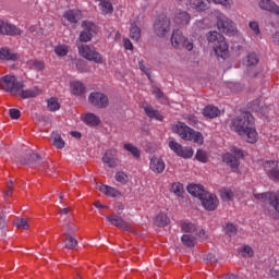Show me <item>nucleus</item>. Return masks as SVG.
<instances>
[{
  "label": "nucleus",
  "mask_w": 279,
  "mask_h": 279,
  "mask_svg": "<svg viewBox=\"0 0 279 279\" xmlns=\"http://www.w3.org/2000/svg\"><path fill=\"white\" fill-rule=\"evenodd\" d=\"M116 180L117 182H120V184H128V174H125L124 172H118L116 174Z\"/></svg>",
  "instance_id": "obj_55"
},
{
  "label": "nucleus",
  "mask_w": 279,
  "mask_h": 279,
  "mask_svg": "<svg viewBox=\"0 0 279 279\" xmlns=\"http://www.w3.org/2000/svg\"><path fill=\"white\" fill-rule=\"evenodd\" d=\"M168 146L180 158H193L194 153L192 147H184L175 141H170Z\"/></svg>",
  "instance_id": "obj_11"
},
{
  "label": "nucleus",
  "mask_w": 279,
  "mask_h": 279,
  "mask_svg": "<svg viewBox=\"0 0 279 279\" xmlns=\"http://www.w3.org/2000/svg\"><path fill=\"white\" fill-rule=\"evenodd\" d=\"M106 219L111 223V226H116V228H120V230H130V226L121 216L117 215H111V216H106Z\"/></svg>",
  "instance_id": "obj_19"
},
{
  "label": "nucleus",
  "mask_w": 279,
  "mask_h": 279,
  "mask_svg": "<svg viewBox=\"0 0 279 279\" xmlns=\"http://www.w3.org/2000/svg\"><path fill=\"white\" fill-rule=\"evenodd\" d=\"M174 134H178L182 141H193L196 145H204V135L199 131L193 130L184 122H178L173 126Z\"/></svg>",
  "instance_id": "obj_1"
},
{
  "label": "nucleus",
  "mask_w": 279,
  "mask_h": 279,
  "mask_svg": "<svg viewBox=\"0 0 279 279\" xmlns=\"http://www.w3.org/2000/svg\"><path fill=\"white\" fill-rule=\"evenodd\" d=\"M255 199L262 202L263 204H269L274 210L279 215V193L276 192H266L254 194Z\"/></svg>",
  "instance_id": "obj_7"
},
{
  "label": "nucleus",
  "mask_w": 279,
  "mask_h": 279,
  "mask_svg": "<svg viewBox=\"0 0 279 279\" xmlns=\"http://www.w3.org/2000/svg\"><path fill=\"white\" fill-rule=\"evenodd\" d=\"M27 158H21L20 163L21 165H28L32 169H36V167H40L43 162H45V159L41 158L40 155L29 150L26 154Z\"/></svg>",
  "instance_id": "obj_12"
},
{
  "label": "nucleus",
  "mask_w": 279,
  "mask_h": 279,
  "mask_svg": "<svg viewBox=\"0 0 279 279\" xmlns=\"http://www.w3.org/2000/svg\"><path fill=\"white\" fill-rule=\"evenodd\" d=\"M203 114L204 117H207V119H217V117L221 114V110L213 105H209L203 109Z\"/></svg>",
  "instance_id": "obj_29"
},
{
  "label": "nucleus",
  "mask_w": 279,
  "mask_h": 279,
  "mask_svg": "<svg viewBox=\"0 0 279 279\" xmlns=\"http://www.w3.org/2000/svg\"><path fill=\"white\" fill-rule=\"evenodd\" d=\"M190 5L196 12H206L210 8V0H190Z\"/></svg>",
  "instance_id": "obj_24"
},
{
  "label": "nucleus",
  "mask_w": 279,
  "mask_h": 279,
  "mask_svg": "<svg viewBox=\"0 0 279 279\" xmlns=\"http://www.w3.org/2000/svg\"><path fill=\"white\" fill-rule=\"evenodd\" d=\"M169 217L166 214H158L155 218V223L158 228H165L169 226Z\"/></svg>",
  "instance_id": "obj_39"
},
{
  "label": "nucleus",
  "mask_w": 279,
  "mask_h": 279,
  "mask_svg": "<svg viewBox=\"0 0 279 279\" xmlns=\"http://www.w3.org/2000/svg\"><path fill=\"white\" fill-rule=\"evenodd\" d=\"M241 158H243V150L236 146H232L229 153L222 155V161L233 170H238L241 165Z\"/></svg>",
  "instance_id": "obj_5"
},
{
  "label": "nucleus",
  "mask_w": 279,
  "mask_h": 279,
  "mask_svg": "<svg viewBox=\"0 0 279 279\" xmlns=\"http://www.w3.org/2000/svg\"><path fill=\"white\" fill-rule=\"evenodd\" d=\"M232 197H234V193L232 192V190L225 189V190L221 191V198L225 202H230V199H232Z\"/></svg>",
  "instance_id": "obj_51"
},
{
  "label": "nucleus",
  "mask_w": 279,
  "mask_h": 279,
  "mask_svg": "<svg viewBox=\"0 0 279 279\" xmlns=\"http://www.w3.org/2000/svg\"><path fill=\"white\" fill-rule=\"evenodd\" d=\"M213 2L225 8H232V0H213Z\"/></svg>",
  "instance_id": "obj_60"
},
{
  "label": "nucleus",
  "mask_w": 279,
  "mask_h": 279,
  "mask_svg": "<svg viewBox=\"0 0 279 279\" xmlns=\"http://www.w3.org/2000/svg\"><path fill=\"white\" fill-rule=\"evenodd\" d=\"M206 192L207 191L204 190V186L199 184L192 183L187 185V193H190V195H193V197H198V199L203 198Z\"/></svg>",
  "instance_id": "obj_25"
},
{
  "label": "nucleus",
  "mask_w": 279,
  "mask_h": 279,
  "mask_svg": "<svg viewBox=\"0 0 279 279\" xmlns=\"http://www.w3.org/2000/svg\"><path fill=\"white\" fill-rule=\"evenodd\" d=\"M173 23L178 27H186V25H190L191 23V13L182 9H177Z\"/></svg>",
  "instance_id": "obj_14"
},
{
  "label": "nucleus",
  "mask_w": 279,
  "mask_h": 279,
  "mask_svg": "<svg viewBox=\"0 0 279 279\" xmlns=\"http://www.w3.org/2000/svg\"><path fill=\"white\" fill-rule=\"evenodd\" d=\"M149 169L150 171H153V173L160 174L165 173L167 165L165 163V160H162L161 157L154 155L149 159Z\"/></svg>",
  "instance_id": "obj_15"
},
{
  "label": "nucleus",
  "mask_w": 279,
  "mask_h": 279,
  "mask_svg": "<svg viewBox=\"0 0 279 279\" xmlns=\"http://www.w3.org/2000/svg\"><path fill=\"white\" fill-rule=\"evenodd\" d=\"M98 1V8L102 14H112L114 12V7H112V3L110 0H95Z\"/></svg>",
  "instance_id": "obj_30"
},
{
  "label": "nucleus",
  "mask_w": 279,
  "mask_h": 279,
  "mask_svg": "<svg viewBox=\"0 0 279 279\" xmlns=\"http://www.w3.org/2000/svg\"><path fill=\"white\" fill-rule=\"evenodd\" d=\"M130 38L135 40V43H138V40H141V27L132 24L130 27Z\"/></svg>",
  "instance_id": "obj_44"
},
{
  "label": "nucleus",
  "mask_w": 279,
  "mask_h": 279,
  "mask_svg": "<svg viewBox=\"0 0 279 279\" xmlns=\"http://www.w3.org/2000/svg\"><path fill=\"white\" fill-rule=\"evenodd\" d=\"M0 34L7 36H21V28L0 20Z\"/></svg>",
  "instance_id": "obj_17"
},
{
  "label": "nucleus",
  "mask_w": 279,
  "mask_h": 279,
  "mask_svg": "<svg viewBox=\"0 0 279 279\" xmlns=\"http://www.w3.org/2000/svg\"><path fill=\"white\" fill-rule=\"evenodd\" d=\"M17 95H20V97L22 99H32L34 97H38V95H40V88H38V86H34L29 89H21Z\"/></svg>",
  "instance_id": "obj_26"
},
{
  "label": "nucleus",
  "mask_w": 279,
  "mask_h": 279,
  "mask_svg": "<svg viewBox=\"0 0 279 279\" xmlns=\"http://www.w3.org/2000/svg\"><path fill=\"white\" fill-rule=\"evenodd\" d=\"M64 245L66 250H75L78 245L77 239L73 235H65Z\"/></svg>",
  "instance_id": "obj_43"
},
{
  "label": "nucleus",
  "mask_w": 279,
  "mask_h": 279,
  "mask_svg": "<svg viewBox=\"0 0 279 279\" xmlns=\"http://www.w3.org/2000/svg\"><path fill=\"white\" fill-rule=\"evenodd\" d=\"M271 40L275 45H279V31L272 34Z\"/></svg>",
  "instance_id": "obj_64"
},
{
  "label": "nucleus",
  "mask_w": 279,
  "mask_h": 279,
  "mask_svg": "<svg viewBox=\"0 0 279 279\" xmlns=\"http://www.w3.org/2000/svg\"><path fill=\"white\" fill-rule=\"evenodd\" d=\"M171 192L177 197H182L184 195V185L180 182H175L171 185Z\"/></svg>",
  "instance_id": "obj_45"
},
{
  "label": "nucleus",
  "mask_w": 279,
  "mask_h": 279,
  "mask_svg": "<svg viewBox=\"0 0 279 279\" xmlns=\"http://www.w3.org/2000/svg\"><path fill=\"white\" fill-rule=\"evenodd\" d=\"M266 174L270 180L279 182V162L278 161H266L264 165Z\"/></svg>",
  "instance_id": "obj_16"
},
{
  "label": "nucleus",
  "mask_w": 279,
  "mask_h": 279,
  "mask_svg": "<svg viewBox=\"0 0 279 279\" xmlns=\"http://www.w3.org/2000/svg\"><path fill=\"white\" fill-rule=\"evenodd\" d=\"M88 101L95 108H108L110 106V99L101 92H93L89 94Z\"/></svg>",
  "instance_id": "obj_9"
},
{
  "label": "nucleus",
  "mask_w": 279,
  "mask_h": 279,
  "mask_svg": "<svg viewBox=\"0 0 279 279\" xmlns=\"http://www.w3.org/2000/svg\"><path fill=\"white\" fill-rule=\"evenodd\" d=\"M63 17L65 21H69V23H77L82 20V12L80 10H68L64 12Z\"/></svg>",
  "instance_id": "obj_27"
},
{
  "label": "nucleus",
  "mask_w": 279,
  "mask_h": 279,
  "mask_svg": "<svg viewBox=\"0 0 279 279\" xmlns=\"http://www.w3.org/2000/svg\"><path fill=\"white\" fill-rule=\"evenodd\" d=\"M125 151H130L134 158H141V149L138 147L134 146L132 143H125L123 145Z\"/></svg>",
  "instance_id": "obj_41"
},
{
  "label": "nucleus",
  "mask_w": 279,
  "mask_h": 279,
  "mask_svg": "<svg viewBox=\"0 0 279 279\" xmlns=\"http://www.w3.org/2000/svg\"><path fill=\"white\" fill-rule=\"evenodd\" d=\"M225 232L226 234H228V236H234V234H236V226L232 223H227V226L225 227Z\"/></svg>",
  "instance_id": "obj_52"
},
{
  "label": "nucleus",
  "mask_w": 279,
  "mask_h": 279,
  "mask_svg": "<svg viewBox=\"0 0 279 279\" xmlns=\"http://www.w3.org/2000/svg\"><path fill=\"white\" fill-rule=\"evenodd\" d=\"M14 226L19 230H27L29 228V222L25 218H17L14 222Z\"/></svg>",
  "instance_id": "obj_48"
},
{
  "label": "nucleus",
  "mask_w": 279,
  "mask_h": 279,
  "mask_svg": "<svg viewBox=\"0 0 279 279\" xmlns=\"http://www.w3.org/2000/svg\"><path fill=\"white\" fill-rule=\"evenodd\" d=\"M12 191H14V182L10 181L7 184V190L3 192V197L12 196Z\"/></svg>",
  "instance_id": "obj_58"
},
{
  "label": "nucleus",
  "mask_w": 279,
  "mask_h": 279,
  "mask_svg": "<svg viewBox=\"0 0 279 279\" xmlns=\"http://www.w3.org/2000/svg\"><path fill=\"white\" fill-rule=\"evenodd\" d=\"M32 64L34 66V69H36L37 71H43L45 69V63H43V61H32Z\"/></svg>",
  "instance_id": "obj_62"
},
{
  "label": "nucleus",
  "mask_w": 279,
  "mask_h": 279,
  "mask_svg": "<svg viewBox=\"0 0 279 279\" xmlns=\"http://www.w3.org/2000/svg\"><path fill=\"white\" fill-rule=\"evenodd\" d=\"M14 61L16 60V54L12 53L8 48L0 49V61Z\"/></svg>",
  "instance_id": "obj_34"
},
{
  "label": "nucleus",
  "mask_w": 279,
  "mask_h": 279,
  "mask_svg": "<svg viewBox=\"0 0 279 279\" xmlns=\"http://www.w3.org/2000/svg\"><path fill=\"white\" fill-rule=\"evenodd\" d=\"M78 53L82 56V58H85V60H88L89 62L104 64V57H101V53H99L93 46L78 45Z\"/></svg>",
  "instance_id": "obj_6"
},
{
  "label": "nucleus",
  "mask_w": 279,
  "mask_h": 279,
  "mask_svg": "<svg viewBox=\"0 0 279 279\" xmlns=\"http://www.w3.org/2000/svg\"><path fill=\"white\" fill-rule=\"evenodd\" d=\"M144 111L149 119H156V121H162V114H160V112L157 109H155L151 105H145Z\"/></svg>",
  "instance_id": "obj_28"
},
{
  "label": "nucleus",
  "mask_w": 279,
  "mask_h": 279,
  "mask_svg": "<svg viewBox=\"0 0 279 279\" xmlns=\"http://www.w3.org/2000/svg\"><path fill=\"white\" fill-rule=\"evenodd\" d=\"M215 16L217 29L221 34H226L227 36H234L236 34V24L228 15L221 13V11H216Z\"/></svg>",
  "instance_id": "obj_2"
},
{
  "label": "nucleus",
  "mask_w": 279,
  "mask_h": 279,
  "mask_svg": "<svg viewBox=\"0 0 279 279\" xmlns=\"http://www.w3.org/2000/svg\"><path fill=\"white\" fill-rule=\"evenodd\" d=\"M244 136H246L247 143L254 144L256 143V141H258V133L255 131V129H252L251 126L245 130Z\"/></svg>",
  "instance_id": "obj_35"
},
{
  "label": "nucleus",
  "mask_w": 279,
  "mask_h": 279,
  "mask_svg": "<svg viewBox=\"0 0 279 279\" xmlns=\"http://www.w3.org/2000/svg\"><path fill=\"white\" fill-rule=\"evenodd\" d=\"M226 37H223V35H221L219 32L216 31H210L207 34V40L208 43H214L215 45H217V43L223 40Z\"/></svg>",
  "instance_id": "obj_37"
},
{
  "label": "nucleus",
  "mask_w": 279,
  "mask_h": 279,
  "mask_svg": "<svg viewBox=\"0 0 279 279\" xmlns=\"http://www.w3.org/2000/svg\"><path fill=\"white\" fill-rule=\"evenodd\" d=\"M248 27H250V29L253 31V34L255 36H259V34H260V26L258 25V22H256V21L250 22L248 23Z\"/></svg>",
  "instance_id": "obj_53"
},
{
  "label": "nucleus",
  "mask_w": 279,
  "mask_h": 279,
  "mask_svg": "<svg viewBox=\"0 0 279 279\" xmlns=\"http://www.w3.org/2000/svg\"><path fill=\"white\" fill-rule=\"evenodd\" d=\"M250 109L252 110V112H260L262 114L263 112H265V109L260 107V99L252 101L250 104Z\"/></svg>",
  "instance_id": "obj_49"
},
{
  "label": "nucleus",
  "mask_w": 279,
  "mask_h": 279,
  "mask_svg": "<svg viewBox=\"0 0 279 279\" xmlns=\"http://www.w3.org/2000/svg\"><path fill=\"white\" fill-rule=\"evenodd\" d=\"M258 7L264 12H270V14H276V16H279V5L272 0H259Z\"/></svg>",
  "instance_id": "obj_18"
},
{
  "label": "nucleus",
  "mask_w": 279,
  "mask_h": 279,
  "mask_svg": "<svg viewBox=\"0 0 279 279\" xmlns=\"http://www.w3.org/2000/svg\"><path fill=\"white\" fill-rule=\"evenodd\" d=\"M254 123V117L250 112H242L239 117L234 118L232 121V126L234 131L240 136H245V130Z\"/></svg>",
  "instance_id": "obj_4"
},
{
  "label": "nucleus",
  "mask_w": 279,
  "mask_h": 279,
  "mask_svg": "<svg viewBox=\"0 0 279 279\" xmlns=\"http://www.w3.org/2000/svg\"><path fill=\"white\" fill-rule=\"evenodd\" d=\"M63 228L65 230V232L63 233L64 236H73V234H75V232H77V227L73 222H69V223L64 225Z\"/></svg>",
  "instance_id": "obj_46"
},
{
  "label": "nucleus",
  "mask_w": 279,
  "mask_h": 279,
  "mask_svg": "<svg viewBox=\"0 0 279 279\" xmlns=\"http://www.w3.org/2000/svg\"><path fill=\"white\" fill-rule=\"evenodd\" d=\"M47 108L50 112H57L60 109V101L56 97H51L47 100Z\"/></svg>",
  "instance_id": "obj_42"
},
{
  "label": "nucleus",
  "mask_w": 279,
  "mask_h": 279,
  "mask_svg": "<svg viewBox=\"0 0 279 279\" xmlns=\"http://www.w3.org/2000/svg\"><path fill=\"white\" fill-rule=\"evenodd\" d=\"M70 90L72 95H75V97H82V95L86 93V85L81 81H72L70 83Z\"/></svg>",
  "instance_id": "obj_23"
},
{
  "label": "nucleus",
  "mask_w": 279,
  "mask_h": 279,
  "mask_svg": "<svg viewBox=\"0 0 279 279\" xmlns=\"http://www.w3.org/2000/svg\"><path fill=\"white\" fill-rule=\"evenodd\" d=\"M241 254L244 256V257H251V256H254V248H252V246L250 245H244L241 250Z\"/></svg>",
  "instance_id": "obj_54"
},
{
  "label": "nucleus",
  "mask_w": 279,
  "mask_h": 279,
  "mask_svg": "<svg viewBox=\"0 0 279 279\" xmlns=\"http://www.w3.org/2000/svg\"><path fill=\"white\" fill-rule=\"evenodd\" d=\"M199 201L202 202V206L205 208V210H217V206H219V199L217 198V195L210 194L208 192H205Z\"/></svg>",
  "instance_id": "obj_13"
},
{
  "label": "nucleus",
  "mask_w": 279,
  "mask_h": 279,
  "mask_svg": "<svg viewBox=\"0 0 279 279\" xmlns=\"http://www.w3.org/2000/svg\"><path fill=\"white\" fill-rule=\"evenodd\" d=\"M76 69L81 73H86L88 71V68L86 66V63L82 60H78L76 63Z\"/></svg>",
  "instance_id": "obj_59"
},
{
  "label": "nucleus",
  "mask_w": 279,
  "mask_h": 279,
  "mask_svg": "<svg viewBox=\"0 0 279 279\" xmlns=\"http://www.w3.org/2000/svg\"><path fill=\"white\" fill-rule=\"evenodd\" d=\"M153 95H155L157 99H162V97H165V93H162V90H160L158 87L153 88Z\"/></svg>",
  "instance_id": "obj_63"
},
{
  "label": "nucleus",
  "mask_w": 279,
  "mask_h": 279,
  "mask_svg": "<svg viewBox=\"0 0 279 279\" xmlns=\"http://www.w3.org/2000/svg\"><path fill=\"white\" fill-rule=\"evenodd\" d=\"M54 53L60 58H64L66 53H69V46L66 45H58L54 47Z\"/></svg>",
  "instance_id": "obj_47"
},
{
  "label": "nucleus",
  "mask_w": 279,
  "mask_h": 279,
  "mask_svg": "<svg viewBox=\"0 0 279 279\" xmlns=\"http://www.w3.org/2000/svg\"><path fill=\"white\" fill-rule=\"evenodd\" d=\"M258 62H260V59L258 58V54H256L255 52L248 53L243 59L244 66H247L248 69H250V66H256V64H258Z\"/></svg>",
  "instance_id": "obj_31"
},
{
  "label": "nucleus",
  "mask_w": 279,
  "mask_h": 279,
  "mask_svg": "<svg viewBox=\"0 0 279 279\" xmlns=\"http://www.w3.org/2000/svg\"><path fill=\"white\" fill-rule=\"evenodd\" d=\"M196 160H198V162H208V155L206 154V151L198 149L196 151V156H195Z\"/></svg>",
  "instance_id": "obj_50"
},
{
  "label": "nucleus",
  "mask_w": 279,
  "mask_h": 279,
  "mask_svg": "<svg viewBox=\"0 0 279 279\" xmlns=\"http://www.w3.org/2000/svg\"><path fill=\"white\" fill-rule=\"evenodd\" d=\"M102 162L104 165H107L109 169H114V167H117V158H114L110 151L105 153L102 156Z\"/></svg>",
  "instance_id": "obj_32"
},
{
  "label": "nucleus",
  "mask_w": 279,
  "mask_h": 279,
  "mask_svg": "<svg viewBox=\"0 0 279 279\" xmlns=\"http://www.w3.org/2000/svg\"><path fill=\"white\" fill-rule=\"evenodd\" d=\"M83 120L87 125L90 126L99 125V123H101V120L99 119V117L95 116V113L85 114Z\"/></svg>",
  "instance_id": "obj_33"
},
{
  "label": "nucleus",
  "mask_w": 279,
  "mask_h": 279,
  "mask_svg": "<svg viewBox=\"0 0 279 279\" xmlns=\"http://www.w3.org/2000/svg\"><path fill=\"white\" fill-rule=\"evenodd\" d=\"M23 88H25V85H23V82H20L14 75H5L0 78V90H3L4 93L19 95Z\"/></svg>",
  "instance_id": "obj_3"
},
{
  "label": "nucleus",
  "mask_w": 279,
  "mask_h": 279,
  "mask_svg": "<svg viewBox=\"0 0 279 279\" xmlns=\"http://www.w3.org/2000/svg\"><path fill=\"white\" fill-rule=\"evenodd\" d=\"M9 114L11 119H21V110L19 109H10Z\"/></svg>",
  "instance_id": "obj_61"
},
{
  "label": "nucleus",
  "mask_w": 279,
  "mask_h": 279,
  "mask_svg": "<svg viewBox=\"0 0 279 279\" xmlns=\"http://www.w3.org/2000/svg\"><path fill=\"white\" fill-rule=\"evenodd\" d=\"M181 230L182 232L195 234V232H197V225L190 221H183L181 222Z\"/></svg>",
  "instance_id": "obj_36"
},
{
  "label": "nucleus",
  "mask_w": 279,
  "mask_h": 279,
  "mask_svg": "<svg viewBox=\"0 0 279 279\" xmlns=\"http://www.w3.org/2000/svg\"><path fill=\"white\" fill-rule=\"evenodd\" d=\"M183 49H186V51H193L195 44L193 43V39H186L183 41L182 46Z\"/></svg>",
  "instance_id": "obj_56"
},
{
  "label": "nucleus",
  "mask_w": 279,
  "mask_h": 279,
  "mask_svg": "<svg viewBox=\"0 0 279 279\" xmlns=\"http://www.w3.org/2000/svg\"><path fill=\"white\" fill-rule=\"evenodd\" d=\"M97 189L100 191V193H104V195H107L108 197H121V195H123L121 191L110 185L100 184L97 185Z\"/></svg>",
  "instance_id": "obj_21"
},
{
  "label": "nucleus",
  "mask_w": 279,
  "mask_h": 279,
  "mask_svg": "<svg viewBox=\"0 0 279 279\" xmlns=\"http://www.w3.org/2000/svg\"><path fill=\"white\" fill-rule=\"evenodd\" d=\"M214 51L218 58H226L228 56V43H226V37L214 45Z\"/></svg>",
  "instance_id": "obj_22"
},
{
  "label": "nucleus",
  "mask_w": 279,
  "mask_h": 279,
  "mask_svg": "<svg viewBox=\"0 0 279 279\" xmlns=\"http://www.w3.org/2000/svg\"><path fill=\"white\" fill-rule=\"evenodd\" d=\"M51 138H52V145H54V147L57 149H64V140H62V136L58 133H52L51 134Z\"/></svg>",
  "instance_id": "obj_40"
},
{
  "label": "nucleus",
  "mask_w": 279,
  "mask_h": 279,
  "mask_svg": "<svg viewBox=\"0 0 279 279\" xmlns=\"http://www.w3.org/2000/svg\"><path fill=\"white\" fill-rule=\"evenodd\" d=\"M138 66H140V71L142 73H145V75L148 77V80H151V72H150L149 68L145 66V63H143V61L138 62Z\"/></svg>",
  "instance_id": "obj_57"
},
{
  "label": "nucleus",
  "mask_w": 279,
  "mask_h": 279,
  "mask_svg": "<svg viewBox=\"0 0 279 279\" xmlns=\"http://www.w3.org/2000/svg\"><path fill=\"white\" fill-rule=\"evenodd\" d=\"M82 27L83 31L80 34L81 43H90L93 40V36L97 34V26L92 22H83Z\"/></svg>",
  "instance_id": "obj_10"
},
{
  "label": "nucleus",
  "mask_w": 279,
  "mask_h": 279,
  "mask_svg": "<svg viewBox=\"0 0 279 279\" xmlns=\"http://www.w3.org/2000/svg\"><path fill=\"white\" fill-rule=\"evenodd\" d=\"M181 241L185 247H195L197 243V239L191 234L182 235Z\"/></svg>",
  "instance_id": "obj_38"
},
{
  "label": "nucleus",
  "mask_w": 279,
  "mask_h": 279,
  "mask_svg": "<svg viewBox=\"0 0 279 279\" xmlns=\"http://www.w3.org/2000/svg\"><path fill=\"white\" fill-rule=\"evenodd\" d=\"M184 34L180 29H174L171 36V45L174 49H180L184 45Z\"/></svg>",
  "instance_id": "obj_20"
},
{
  "label": "nucleus",
  "mask_w": 279,
  "mask_h": 279,
  "mask_svg": "<svg viewBox=\"0 0 279 279\" xmlns=\"http://www.w3.org/2000/svg\"><path fill=\"white\" fill-rule=\"evenodd\" d=\"M154 32L159 38H165L171 32V20L167 15L160 16L155 22Z\"/></svg>",
  "instance_id": "obj_8"
}]
</instances>
